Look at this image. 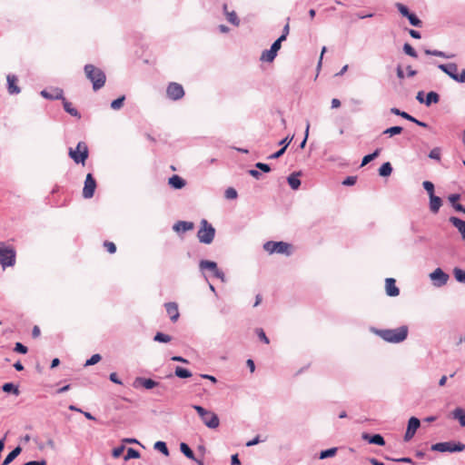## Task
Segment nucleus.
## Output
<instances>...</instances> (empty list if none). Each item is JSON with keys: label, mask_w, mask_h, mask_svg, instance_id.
Masks as SVG:
<instances>
[{"label": "nucleus", "mask_w": 465, "mask_h": 465, "mask_svg": "<svg viewBox=\"0 0 465 465\" xmlns=\"http://www.w3.org/2000/svg\"><path fill=\"white\" fill-rule=\"evenodd\" d=\"M374 332L387 342L400 343L406 340L409 329L403 325L396 329L375 330Z\"/></svg>", "instance_id": "obj_1"}, {"label": "nucleus", "mask_w": 465, "mask_h": 465, "mask_svg": "<svg viewBox=\"0 0 465 465\" xmlns=\"http://www.w3.org/2000/svg\"><path fill=\"white\" fill-rule=\"evenodd\" d=\"M85 76L92 82L93 89L97 91L104 87L106 76L104 71L94 64H85L84 66Z\"/></svg>", "instance_id": "obj_2"}, {"label": "nucleus", "mask_w": 465, "mask_h": 465, "mask_svg": "<svg viewBox=\"0 0 465 465\" xmlns=\"http://www.w3.org/2000/svg\"><path fill=\"white\" fill-rule=\"evenodd\" d=\"M193 408L197 411L205 426L210 429H217L219 427L220 420L214 412L207 411L199 405H193Z\"/></svg>", "instance_id": "obj_3"}, {"label": "nucleus", "mask_w": 465, "mask_h": 465, "mask_svg": "<svg viewBox=\"0 0 465 465\" xmlns=\"http://www.w3.org/2000/svg\"><path fill=\"white\" fill-rule=\"evenodd\" d=\"M15 262V250L13 246L0 242V264L3 268L13 266Z\"/></svg>", "instance_id": "obj_4"}, {"label": "nucleus", "mask_w": 465, "mask_h": 465, "mask_svg": "<svg viewBox=\"0 0 465 465\" xmlns=\"http://www.w3.org/2000/svg\"><path fill=\"white\" fill-rule=\"evenodd\" d=\"M68 154L75 163L84 165L89 155L87 144L84 142H79L75 149H69Z\"/></svg>", "instance_id": "obj_5"}, {"label": "nucleus", "mask_w": 465, "mask_h": 465, "mask_svg": "<svg viewBox=\"0 0 465 465\" xmlns=\"http://www.w3.org/2000/svg\"><path fill=\"white\" fill-rule=\"evenodd\" d=\"M215 230L212 224H210L206 220H202L201 228L197 232V237L199 241L205 244H210L214 238Z\"/></svg>", "instance_id": "obj_6"}, {"label": "nucleus", "mask_w": 465, "mask_h": 465, "mask_svg": "<svg viewBox=\"0 0 465 465\" xmlns=\"http://www.w3.org/2000/svg\"><path fill=\"white\" fill-rule=\"evenodd\" d=\"M263 248L269 253H282L290 255L292 253V247L290 243L284 242H267L264 243Z\"/></svg>", "instance_id": "obj_7"}, {"label": "nucleus", "mask_w": 465, "mask_h": 465, "mask_svg": "<svg viewBox=\"0 0 465 465\" xmlns=\"http://www.w3.org/2000/svg\"><path fill=\"white\" fill-rule=\"evenodd\" d=\"M439 68L447 74L450 78L459 83H465V69L460 74L458 73V66L454 63L440 64Z\"/></svg>", "instance_id": "obj_8"}, {"label": "nucleus", "mask_w": 465, "mask_h": 465, "mask_svg": "<svg viewBox=\"0 0 465 465\" xmlns=\"http://www.w3.org/2000/svg\"><path fill=\"white\" fill-rule=\"evenodd\" d=\"M465 449V445L460 442H453V441H446V442H439L433 444L431 446L432 450L445 452H455V451H462Z\"/></svg>", "instance_id": "obj_9"}, {"label": "nucleus", "mask_w": 465, "mask_h": 465, "mask_svg": "<svg viewBox=\"0 0 465 465\" xmlns=\"http://www.w3.org/2000/svg\"><path fill=\"white\" fill-rule=\"evenodd\" d=\"M166 94L171 100H180L184 96V90L182 84L172 82L166 88Z\"/></svg>", "instance_id": "obj_10"}, {"label": "nucleus", "mask_w": 465, "mask_h": 465, "mask_svg": "<svg viewBox=\"0 0 465 465\" xmlns=\"http://www.w3.org/2000/svg\"><path fill=\"white\" fill-rule=\"evenodd\" d=\"M96 181L92 173H88L85 177L84 185L83 188V197L90 199L94 196L96 189Z\"/></svg>", "instance_id": "obj_11"}, {"label": "nucleus", "mask_w": 465, "mask_h": 465, "mask_svg": "<svg viewBox=\"0 0 465 465\" xmlns=\"http://www.w3.org/2000/svg\"><path fill=\"white\" fill-rule=\"evenodd\" d=\"M396 7L398 11L401 13V15L404 17H407L410 21L411 25L413 26L420 27L422 25V22L412 13H410L407 6L401 3L396 4Z\"/></svg>", "instance_id": "obj_12"}, {"label": "nucleus", "mask_w": 465, "mask_h": 465, "mask_svg": "<svg viewBox=\"0 0 465 465\" xmlns=\"http://www.w3.org/2000/svg\"><path fill=\"white\" fill-rule=\"evenodd\" d=\"M200 268L202 270H209L213 276L216 278L223 279V272L218 269L217 264L214 262L203 260L200 262Z\"/></svg>", "instance_id": "obj_13"}, {"label": "nucleus", "mask_w": 465, "mask_h": 465, "mask_svg": "<svg viewBox=\"0 0 465 465\" xmlns=\"http://www.w3.org/2000/svg\"><path fill=\"white\" fill-rule=\"evenodd\" d=\"M420 420L416 417H411L408 421V427L404 435V440H411L416 433V430L420 428Z\"/></svg>", "instance_id": "obj_14"}, {"label": "nucleus", "mask_w": 465, "mask_h": 465, "mask_svg": "<svg viewBox=\"0 0 465 465\" xmlns=\"http://www.w3.org/2000/svg\"><path fill=\"white\" fill-rule=\"evenodd\" d=\"M164 307L171 321L176 322L180 317L178 304L176 302H166Z\"/></svg>", "instance_id": "obj_15"}, {"label": "nucleus", "mask_w": 465, "mask_h": 465, "mask_svg": "<svg viewBox=\"0 0 465 465\" xmlns=\"http://www.w3.org/2000/svg\"><path fill=\"white\" fill-rule=\"evenodd\" d=\"M7 89L10 94H17L20 93V87L18 86V78L15 74H8L6 77Z\"/></svg>", "instance_id": "obj_16"}, {"label": "nucleus", "mask_w": 465, "mask_h": 465, "mask_svg": "<svg viewBox=\"0 0 465 465\" xmlns=\"http://www.w3.org/2000/svg\"><path fill=\"white\" fill-rule=\"evenodd\" d=\"M386 293L389 296L395 297L400 294V290L396 286V281L393 278H387L385 281Z\"/></svg>", "instance_id": "obj_17"}, {"label": "nucleus", "mask_w": 465, "mask_h": 465, "mask_svg": "<svg viewBox=\"0 0 465 465\" xmlns=\"http://www.w3.org/2000/svg\"><path fill=\"white\" fill-rule=\"evenodd\" d=\"M430 276L432 281H439V286L444 285L449 279V275L440 268L434 270Z\"/></svg>", "instance_id": "obj_18"}, {"label": "nucleus", "mask_w": 465, "mask_h": 465, "mask_svg": "<svg viewBox=\"0 0 465 465\" xmlns=\"http://www.w3.org/2000/svg\"><path fill=\"white\" fill-rule=\"evenodd\" d=\"M64 92L60 88H52L50 90H43L41 95L46 99L55 100L62 99Z\"/></svg>", "instance_id": "obj_19"}, {"label": "nucleus", "mask_w": 465, "mask_h": 465, "mask_svg": "<svg viewBox=\"0 0 465 465\" xmlns=\"http://www.w3.org/2000/svg\"><path fill=\"white\" fill-rule=\"evenodd\" d=\"M193 227H194V225H193V223H192V222L179 221L173 225V229L176 232L180 233V232L191 231L193 229Z\"/></svg>", "instance_id": "obj_20"}, {"label": "nucleus", "mask_w": 465, "mask_h": 465, "mask_svg": "<svg viewBox=\"0 0 465 465\" xmlns=\"http://www.w3.org/2000/svg\"><path fill=\"white\" fill-rule=\"evenodd\" d=\"M362 439L367 440L369 443L383 446L385 444L384 439L380 434L370 435L368 433L362 434Z\"/></svg>", "instance_id": "obj_21"}, {"label": "nucleus", "mask_w": 465, "mask_h": 465, "mask_svg": "<svg viewBox=\"0 0 465 465\" xmlns=\"http://www.w3.org/2000/svg\"><path fill=\"white\" fill-rule=\"evenodd\" d=\"M168 183L174 189H182L185 186V181L176 174L169 178Z\"/></svg>", "instance_id": "obj_22"}, {"label": "nucleus", "mask_w": 465, "mask_h": 465, "mask_svg": "<svg viewBox=\"0 0 465 465\" xmlns=\"http://www.w3.org/2000/svg\"><path fill=\"white\" fill-rule=\"evenodd\" d=\"M442 205V201L439 196H430V210L433 213H437Z\"/></svg>", "instance_id": "obj_23"}, {"label": "nucleus", "mask_w": 465, "mask_h": 465, "mask_svg": "<svg viewBox=\"0 0 465 465\" xmlns=\"http://www.w3.org/2000/svg\"><path fill=\"white\" fill-rule=\"evenodd\" d=\"M299 176L300 173H293L288 177V183L293 190H297L301 185Z\"/></svg>", "instance_id": "obj_24"}, {"label": "nucleus", "mask_w": 465, "mask_h": 465, "mask_svg": "<svg viewBox=\"0 0 465 465\" xmlns=\"http://www.w3.org/2000/svg\"><path fill=\"white\" fill-rule=\"evenodd\" d=\"M460 194H450L449 196V201L451 203L453 208L458 211V212H462L465 213V209L464 207L460 204V203H458V201L460 200Z\"/></svg>", "instance_id": "obj_25"}, {"label": "nucleus", "mask_w": 465, "mask_h": 465, "mask_svg": "<svg viewBox=\"0 0 465 465\" xmlns=\"http://www.w3.org/2000/svg\"><path fill=\"white\" fill-rule=\"evenodd\" d=\"M135 383H139L147 390L153 389L157 385V382L152 379L137 378Z\"/></svg>", "instance_id": "obj_26"}, {"label": "nucleus", "mask_w": 465, "mask_h": 465, "mask_svg": "<svg viewBox=\"0 0 465 465\" xmlns=\"http://www.w3.org/2000/svg\"><path fill=\"white\" fill-rule=\"evenodd\" d=\"M22 451V448L17 446L15 448L5 459L2 465H8L11 463Z\"/></svg>", "instance_id": "obj_27"}, {"label": "nucleus", "mask_w": 465, "mask_h": 465, "mask_svg": "<svg viewBox=\"0 0 465 465\" xmlns=\"http://www.w3.org/2000/svg\"><path fill=\"white\" fill-rule=\"evenodd\" d=\"M440 100V96L435 92H430L427 94L426 100H424V103L427 106H430L431 104H437Z\"/></svg>", "instance_id": "obj_28"}, {"label": "nucleus", "mask_w": 465, "mask_h": 465, "mask_svg": "<svg viewBox=\"0 0 465 465\" xmlns=\"http://www.w3.org/2000/svg\"><path fill=\"white\" fill-rule=\"evenodd\" d=\"M453 417L457 420H459L460 421V424L462 426V427H465V413L463 411L462 409L460 408H456L454 411H453Z\"/></svg>", "instance_id": "obj_29"}, {"label": "nucleus", "mask_w": 465, "mask_h": 465, "mask_svg": "<svg viewBox=\"0 0 465 465\" xmlns=\"http://www.w3.org/2000/svg\"><path fill=\"white\" fill-rule=\"evenodd\" d=\"M391 172L392 167L389 162L384 163L379 169V174L383 177L391 175Z\"/></svg>", "instance_id": "obj_30"}, {"label": "nucleus", "mask_w": 465, "mask_h": 465, "mask_svg": "<svg viewBox=\"0 0 465 465\" xmlns=\"http://www.w3.org/2000/svg\"><path fill=\"white\" fill-rule=\"evenodd\" d=\"M276 53H274L272 49L265 50L262 52L261 55V60L263 62H272L276 56Z\"/></svg>", "instance_id": "obj_31"}, {"label": "nucleus", "mask_w": 465, "mask_h": 465, "mask_svg": "<svg viewBox=\"0 0 465 465\" xmlns=\"http://www.w3.org/2000/svg\"><path fill=\"white\" fill-rule=\"evenodd\" d=\"M64 108L71 115L76 116L78 118L80 117L78 111L73 106V104L70 102H68L64 99Z\"/></svg>", "instance_id": "obj_32"}, {"label": "nucleus", "mask_w": 465, "mask_h": 465, "mask_svg": "<svg viewBox=\"0 0 465 465\" xmlns=\"http://www.w3.org/2000/svg\"><path fill=\"white\" fill-rule=\"evenodd\" d=\"M3 391L5 392H12L14 393L15 395H18L19 394V389L17 386L14 385L13 383L11 382H7V383H5L2 387Z\"/></svg>", "instance_id": "obj_33"}, {"label": "nucleus", "mask_w": 465, "mask_h": 465, "mask_svg": "<svg viewBox=\"0 0 465 465\" xmlns=\"http://www.w3.org/2000/svg\"><path fill=\"white\" fill-rule=\"evenodd\" d=\"M226 18L233 25L238 26L240 24V20L234 11H226Z\"/></svg>", "instance_id": "obj_34"}, {"label": "nucleus", "mask_w": 465, "mask_h": 465, "mask_svg": "<svg viewBox=\"0 0 465 465\" xmlns=\"http://www.w3.org/2000/svg\"><path fill=\"white\" fill-rule=\"evenodd\" d=\"M181 451L189 459L194 460L193 451L190 449V447L186 443H181L180 445Z\"/></svg>", "instance_id": "obj_35"}, {"label": "nucleus", "mask_w": 465, "mask_h": 465, "mask_svg": "<svg viewBox=\"0 0 465 465\" xmlns=\"http://www.w3.org/2000/svg\"><path fill=\"white\" fill-rule=\"evenodd\" d=\"M391 114H396V115H400L402 118L407 119V120H409L411 122V121H415V118L413 116L410 115L406 112L400 111L398 108L393 107V108L391 109Z\"/></svg>", "instance_id": "obj_36"}, {"label": "nucleus", "mask_w": 465, "mask_h": 465, "mask_svg": "<svg viewBox=\"0 0 465 465\" xmlns=\"http://www.w3.org/2000/svg\"><path fill=\"white\" fill-rule=\"evenodd\" d=\"M175 375L179 378H189L192 376V373L190 371L177 366L175 368Z\"/></svg>", "instance_id": "obj_37"}, {"label": "nucleus", "mask_w": 465, "mask_h": 465, "mask_svg": "<svg viewBox=\"0 0 465 465\" xmlns=\"http://www.w3.org/2000/svg\"><path fill=\"white\" fill-rule=\"evenodd\" d=\"M337 452V448H331L325 450L321 451L320 453V459L323 460L326 458L333 457Z\"/></svg>", "instance_id": "obj_38"}, {"label": "nucleus", "mask_w": 465, "mask_h": 465, "mask_svg": "<svg viewBox=\"0 0 465 465\" xmlns=\"http://www.w3.org/2000/svg\"><path fill=\"white\" fill-rule=\"evenodd\" d=\"M380 151H381L380 149H377V150H375L374 153L365 155L362 159L361 166H364L367 163H369L371 161L374 160L379 155Z\"/></svg>", "instance_id": "obj_39"}, {"label": "nucleus", "mask_w": 465, "mask_h": 465, "mask_svg": "<svg viewBox=\"0 0 465 465\" xmlns=\"http://www.w3.org/2000/svg\"><path fill=\"white\" fill-rule=\"evenodd\" d=\"M453 274H454L455 279L458 282H465V271H463L460 268H455L453 271Z\"/></svg>", "instance_id": "obj_40"}, {"label": "nucleus", "mask_w": 465, "mask_h": 465, "mask_svg": "<svg viewBox=\"0 0 465 465\" xmlns=\"http://www.w3.org/2000/svg\"><path fill=\"white\" fill-rule=\"evenodd\" d=\"M172 337L168 334H164L163 332H157L154 336V341L159 342H169L171 341Z\"/></svg>", "instance_id": "obj_41"}, {"label": "nucleus", "mask_w": 465, "mask_h": 465, "mask_svg": "<svg viewBox=\"0 0 465 465\" xmlns=\"http://www.w3.org/2000/svg\"><path fill=\"white\" fill-rule=\"evenodd\" d=\"M154 448L158 450H160L162 453H163L165 456H168L169 455V450H168V448L165 444V442L163 441H157L155 444H154Z\"/></svg>", "instance_id": "obj_42"}, {"label": "nucleus", "mask_w": 465, "mask_h": 465, "mask_svg": "<svg viewBox=\"0 0 465 465\" xmlns=\"http://www.w3.org/2000/svg\"><path fill=\"white\" fill-rule=\"evenodd\" d=\"M402 132V127L401 126H393L386 129L383 134H389L390 136L400 134Z\"/></svg>", "instance_id": "obj_43"}, {"label": "nucleus", "mask_w": 465, "mask_h": 465, "mask_svg": "<svg viewBox=\"0 0 465 465\" xmlns=\"http://www.w3.org/2000/svg\"><path fill=\"white\" fill-rule=\"evenodd\" d=\"M224 196L228 200H233L237 198L238 193L234 188L229 187L225 190Z\"/></svg>", "instance_id": "obj_44"}, {"label": "nucleus", "mask_w": 465, "mask_h": 465, "mask_svg": "<svg viewBox=\"0 0 465 465\" xmlns=\"http://www.w3.org/2000/svg\"><path fill=\"white\" fill-rule=\"evenodd\" d=\"M140 457V453L138 450H134V449H132V448H129L127 450V453L124 457V460H128L130 459H138Z\"/></svg>", "instance_id": "obj_45"}, {"label": "nucleus", "mask_w": 465, "mask_h": 465, "mask_svg": "<svg viewBox=\"0 0 465 465\" xmlns=\"http://www.w3.org/2000/svg\"><path fill=\"white\" fill-rule=\"evenodd\" d=\"M403 50L405 52V54H407L408 55L413 57V58H416L418 56L416 51L414 50V48L408 43H406L404 45H403Z\"/></svg>", "instance_id": "obj_46"}, {"label": "nucleus", "mask_w": 465, "mask_h": 465, "mask_svg": "<svg viewBox=\"0 0 465 465\" xmlns=\"http://www.w3.org/2000/svg\"><path fill=\"white\" fill-rule=\"evenodd\" d=\"M285 40V35H281L271 46V49L277 54L281 48V44Z\"/></svg>", "instance_id": "obj_47"}, {"label": "nucleus", "mask_w": 465, "mask_h": 465, "mask_svg": "<svg viewBox=\"0 0 465 465\" xmlns=\"http://www.w3.org/2000/svg\"><path fill=\"white\" fill-rule=\"evenodd\" d=\"M422 185H423L424 189L427 191V193H429V196L435 195L434 194V184L431 182L425 181V182H423Z\"/></svg>", "instance_id": "obj_48"}, {"label": "nucleus", "mask_w": 465, "mask_h": 465, "mask_svg": "<svg viewBox=\"0 0 465 465\" xmlns=\"http://www.w3.org/2000/svg\"><path fill=\"white\" fill-rule=\"evenodd\" d=\"M124 96H122V97H119L115 100H114L111 104V107L114 109V110H118L120 109L123 104H124Z\"/></svg>", "instance_id": "obj_49"}, {"label": "nucleus", "mask_w": 465, "mask_h": 465, "mask_svg": "<svg viewBox=\"0 0 465 465\" xmlns=\"http://www.w3.org/2000/svg\"><path fill=\"white\" fill-rule=\"evenodd\" d=\"M104 247L111 254H113L116 252V245L113 242L105 241L104 242Z\"/></svg>", "instance_id": "obj_50"}, {"label": "nucleus", "mask_w": 465, "mask_h": 465, "mask_svg": "<svg viewBox=\"0 0 465 465\" xmlns=\"http://www.w3.org/2000/svg\"><path fill=\"white\" fill-rule=\"evenodd\" d=\"M256 334L259 337V339L261 341H262L264 343H266V344L270 343V340L268 339V337L266 336V334L262 329H261V328L256 329Z\"/></svg>", "instance_id": "obj_51"}, {"label": "nucleus", "mask_w": 465, "mask_h": 465, "mask_svg": "<svg viewBox=\"0 0 465 465\" xmlns=\"http://www.w3.org/2000/svg\"><path fill=\"white\" fill-rule=\"evenodd\" d=\"M430 158L440 161V150L439 148H434L430 152Z\"/></svg>", "instance_id": "obj_52"}, {"label": "nucleus", "mask_w": 465, "mask_h": 465, "mask_svg": "<svg viewBox=\"0 0 465 465\" xmlns=\"http://www.w3.org/2000/svg\"><path fill=\"white\" fill-rule=\"evenodd\" d=\"M14 351L19 353L25 354L28 350L27 347L23 345L21 342H16Z\"/></svg>", "instance_id": "obj_53"}, {"label": "nucleus", "mask_w": 465, "mask_h": 465, "mask_svg": "<svg viewBox=\"0 0 465 465\" xmlns=\"http://www.w3.org/2000/svg\"><path fill=\"white\" fill-rule=\"evenodd\" d=\"M101 361L100 354H94L89 360L86 361L85 365H94Z\"/></svg>", "instance_id": "obj_54"}, {"label": "nucleus", "mask_w": 465, "mask_h": 465, "mask_svg": "<svg viewBox=\"0 0 465 465\" xmlns=\"http://www.w3.org/2000/svg\"><path fill=\"white\" fill-rule=\"evenodd\" d=\"M356 180V176H348L345 180H343L342 184L346 186H351L355 184Z\"/></svg>", "instance_id": "obj_55"}, {"label": "nucleus", "mask_w": 465, "mask_h": 465, "mask_svg": "<svg viewBox=\"0 0 465 465\" xmlns=\"http://www.w3.org/2000/svg\"><path fill=\"white\" fill-rule=\"evenodd\" d=\"M287 146H288V143H286L281 150H279L275 153L272 154L270 156V158L276 159V158H279L280 156H282L283 154V153L285 152Z\"/></svg>", "instance_id": "obj_56"}, {"label": "nucleus", "mask_w": 465, "mask_h": 465, "mask_svg": "<svg viewBox=\"0 0 465 465\" xmlns=\"http://www.w3.org/2000/svg\"><path fill=\"white\" fill-rule=\"evenodd\" d=\"M124 446L115 448V449L113 450V456L114 458H119L122 455V453L124 452Z\"/></svg>", "instance_id": "obj_57"}, {"label": "nucleus", "mask_w": 465, "mask_h": 465, "mask_svg": "<svg viewBox=\"0 0 465 465\" xmlns=\"http://www.w3.org/2000/svg\"><path fill=\"white\" fill-rule=\"evenodd\" d=\"M425 54H430V55H434V56H440V57H445V54L443 52L441 51H430V50H426L425 51Z\"/></svg>", "instance_id": "obj_58"}, {"label": "nucleus", "mask_w": 465, "mask_h": 465, "mask_svg": "<svg viewBox=\"0 0 465 465\" xmlns=\"http://www.w3.org/2000/svg\"><path fill=\"white\" fill-rule=\"evenodd\" d=\"M256 167L259 168L260 170L265 172V173H268L271 171V168L268 164L266 163H256Z\"/></svg>", "instance_id": "obj_59"}, {"label": "nucleus", "mask_w": 465, "mask_h": 465, "mask_svg": "<svg viewBox=\"0 0 465 465\" xmlns=\"http://www.w3.org/2000/svg\"><path fill=\"white\" fill-rule=\"evenodd\" d=\"M24 465H47V462L45 460H33V461H28V462L25 463Z\"/></svg>", "instance_id": "obj_60"}, {"label": "nucleus", "mask_w": 465, "mask_h": 465, "mask_svg": "<svg viewBox=\"0 0 465 465\" xmlns=\"http://www.w3.org/2000/svg\"><path fill=\"white\" fill-rule=\"evenodd\" d=\"M40 333H41L40 328L37 325L34 326L33 331H32V336L34 338H37L40 336Z\"/></svg>", "instance_id": "obj_61"}, {"label": "nucleus", "mask_w": 465, "mask_h": 465, "mask_svg": "<svg viewBox=\"0 0 465 465\" xmlns=\"http://www.w3.org/2000/svg\"><path fill=\"white\" fill-rule=\"evenodd\" d=\"M110 380L114 383L122 384L121 381L118 379L117 374L115 372L110 374Z\"/></svg>", "instance_id": "obj_62"}, {"label": "nucleus", "mask_w": 465, "mask_h": 465, "mask_svg": "<svg viewBox=\"0 0 465 465\" xmlns=\"http://www.w3.org/2000/svg\"><path fill=\"white\" fill-rule=\"evenodd\" d=\"M260 441H261V440H260L259 436H257V437H255L253 440H252L248 441V442L246 443V446H247V447H251V446H253V445L258 444Z\"/></svg>", "instance_id": "obj_63"}, {"label": "nucleus", "mask_w": 465, "mask_h": 465, "mask_svg": "<svg viewBox=\"0 0 465 465\" xmlns=\"http://www.w3.org/2000/svg\"><path fill=\"white\" fill-rule=\"evenodd\" d=\"M232 465H241V461L238 458V454H234L232 456Z\"/></svg>", "instance_id": "obj_64"}]
</instances>
